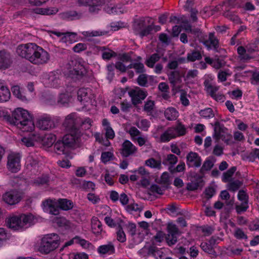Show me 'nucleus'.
Here are the masks:
<instances>
[{
  "instance_id": "21",
  "label": "nucleus",
  "mask_w": 259,
  "mask_h": 259,
  "mask_svg": "<svg viewBox=\"0 0 259 259\" xmlns=\"http://www.w3.org/2000/svg\"><path fill=\"white\" fill-rule=\"evenodd\" d=\"M12 63L10 54L5 50L0 51V68H9Z\"/></svg>"
},
{
  "instance_id": "5",
  "label": "nucleus",
  "mask_w": 259,
  "mask_h": 259,
  "mask_svg": "<svg viewBox=\"0 0 259 259\" xmlns=\"http://www.w3.org/2000/svg\"><path fill=\"white\" fill-rule=\"evenodd\" d=\"M150 18L141 17L136 19L133 24V29L135 33L141 37L146 36L151 33L153 30L152 25H149Z\"/></svg>"
},
{
  "instance_id": "22",
  "label": "nucleus",
  "mask_w": 259,
  "mask_h": 259,
  "mask_svg": "<svg viewBox=\"0 0 259 259\" xmlns=\"http://www.w3.org/2000/svg\"><path fill=\"white\" fill-rule=\"evenodd\" d=\"M88 6L89 11L92 14H97L101 10L102 6L104 4V0H88Z\"/></svg>"
},
{
  "instance_id": "38",
  "label": "nucleus",
  "mask_w": 259,
  "mask_h": 259,
  "mask_svg": "<svg viewBox=\"0 0 259 259\" xmlns=\"http://www.w3.org/2000/svg\"><path fill=\"white\" fill-rule=\"evenodd\" d=\"M202 56L200 52L198 50L193 51L191 53L187 54L188 61L194 62L196 60L201 59Z\"/></svg>"
},
{
  "instance_id": "12",
  "label": "nucleus",
  "mask_w": 259,
  "mask_h": 259,
  "mask_svg": "<svg viewBox=\"0 0 259 259\" xmlns=\"http://www.w3.org/2000/svg\"><path fill=\"white\" fill-rule=\"evenodd\" d=\"M167 229V234L165 237V240L168 246H171L177 242L179 229L177 226L173 223H168Z\"/></svg>"
},
{
  "instance_id": "33",
  "label": "nucleus",
  "mask_w": 259,
  "mask_h": 259,
  "mask_svg": "<svg viewBox=\"0 0 259 259\" xmlns=\"http://www.w3.org/2000/svg\"><path fill=\"white\" fill-rule=\"evenodd\" d=\"M59 208L64 210H68L73 208V203L67 199H59L57 200Z\"/></svg>"
},
{
  "instance_id": "53",
  "label": "nucleus",
  "mask_w": 259,
  "mask_h": 259,
  "mask_svg": "<svg viewBox=\"0 0 259 259\" xmlns=\"http://www.w3.org/2000/svg\"><path fill=\"white\" fill-rule=\"evenodd\" d=\"M234 235L237 239L247 240V236L245 234L243 230L239 228H237L235 229Z\"/></svg>"
},
{
  "instance_id": "50",
  "label": "nucleus",
  "mask_w": 259,
  "mask_h": 259,
  "mask_svg": "<svg viewBox=\"0 0 259 259\" xmlns=\"http://www.w3.org/2000/svg\"><path fill=\"white\" fill-rule=\"evenodd\" d=\"M155 106L154 102L152 100H147L144 105V110L149 115L152 113Z\"/></svg>"
},
{
  "instance_id": "58",
  "label": "nucleus",
  "mask_w": 259,
  "mask_h": 259,
  "mask_svg": "<svg viewBox=\"0 0 259 259\" xmlns=\"http://www.w3.org/2000/svg\"><path fill=\"white\" fill-rule=\"evenodd\" d=\"M132 108V104L126 100H124L120 103V109L123 112L127 113L130 112Z\"/></svg>"
},
{
  "instance_id": "39",
  "label": "nucleus",
  "mask_w": 259,
  "mask_h": 259,
  "mask_svg": "<svg viewBox=\"0 0 259 259\" xmlns=\"http://www.w3.org/2000/svg\"><path fill=\"white\" fill-rule=\"evenodd\" d=\"M100 50L102 52V57L104 60H109L115 55V52L104 47H100Z\"/></svg>"
},
{
  "instance_id": "48",
  "label": "nucleus",
  "mask_w": 259,
  "mask_h": 259,
  "mask_svg": "<svg viewBox=\"0 0 259 259\" xmlns=\"http://www.w3.org/2000/svg\"><path fill=\"white\" fill-rule=\"evenodd\" d=\"M247 49L246 50L243 47L240 46L237 48V52L239 55V57L241 60H247L250 58L248 54L246 53Z\"/></svg>"
},
{
  "instance_id": "32",
  "label": "nucleus",
  "mask_w": 259,
  "mask_h": 259,
  "mask_svg": "<svg viewBox=\"0 0 259 259\" xmlns=\"http://www.w3.org/2000/svg\"><path fill=\"white\" fill-rule=\"evenodd\" d=\"M68 148L66 147L64 143L62 140L58 141L54 144V150L56 153L59 154H65L68 153Z\"/></svg>"
},
{
  "instance_id": "27",
  "label": "nucleus",
  "mask_w": 259,
  "mask_h": 259,
  "mask_svg": "<svg viewBox=\"0 0 259 259\" xmlns=\"http://www.w3.org/2000/svg\"><path fill=\"white\" fill-rule=\"evenodd\" d=\"M82 16L81 13H78L75 11H69L63 12L61 14V17L63 19L73 20L78 19Z\"/></svg>"
},
{
  "instance_id": "18",
  "label": "nucleus",
  "mask_w": 259,
  "mask_h": 259,
  "mask_svg": "<svg viewBox=\"0 0 259 259\" xmlns=\"http://www.w3.org/2000/svg\"><path fill=\"white\" fill-rule=\"evenodd\" d=\"M137 151L136 147L128 140H125L122 145L120 153L123 157H127L135 154Z\"/></svg>"
},
{
  "instance_id": "47",
  "label": "nucleus",
  "mask_w": 259,
  "mask_h": 259,
  "mask_svg": "<svg viewBox=\"0 0 259 259\" xmlns=\"http://www.w3.org/2000/svg\"><path fill=\"white\" fill-rule=\"evenodd\" d=\"M114 157L113 153L111 152H103L101 154V160L103 163L106 164L109 161L113 160Z\"/></svg>"
},
{
  "instance_id": "1",
  "label": "nucleus",
  "mask_w": 259,
  "mask_h": 259,
  "mask_svg": "<svg viewBox=\"0 0 259 259\" xmlns=\"http://www.w3.org/2000/svg\"><path fill=\"white\" fill-rule=\"evenodd\" d=\"M4 119L12 125L16 126L22 132H32L34 127L32 118L29 112L21 108L15 109L12 116L6 114Z\"/></svg>"
},
{
  "instance_id": "64",
  "label": "nucleus",
  "mask_w": 259,
  "mask_h": 259,
  "mask_svg": "<svg viewBox=\"0 0 259 259\" xmlns=\"http://www.w3.org/2000/svg\"><path fill=\"white\" fill-rule=\"evenodd\" d=\"M213 166V162L209 159H207L203 163L201 171H206L210 170Z\"/></svg>"
},
{
  "instance_id": "60",
  "label": "nucleus",
  "mask_w": 259,
  "mask_h": 259,
  "mask_svg": "<svg viewBox=\"0 0 259 259\" xmlns=\"http://www.w3.org/2000/svg\"><path fill=\"white\" fill-rule=\"evenodd\" d=\"M201 229L202 232L205 236L210 235L214 231V229L212 227L208 225L202 226L201 227Z\"/></svg>"
},
{
  "instance_id": "11",
  "label": "nucleus",
  "mask_w": 259,
  "mask_h": 259,
  "mask_svg": "<svg viewBox=\"0 0 259 259\" xmlns=\"http://www.w3.org/2000/svg\"><path fill=\"white\" fill-rule=\"evenodd\" d=\"M128 95L132 99V104L136 106L142 103L147 96V93L145 90L140 88L132 89L128 92Z\"/></svg>"
},
{
  "instance_id": "24",
  "label": "nucleus",
  "mask_w": 259,
  "mask_h": 259,
  "mask_svg": "<svg viewBox=\"0 0 259 259\" xmlns=\"http://www.w3.org/2000/svg\"><path fill=\"white\" fill-rule=\"evenodd\" d=\"M176 132L173 127L168 128L160 137V141L162 143L169 142L172 139L176 138Z\"/></svg>"
},
{
  "instance_id": "23",
  "label": "nucleus",
  "mask_w": 259,
  "mask_h": 259,
  "mask_svg": "<svg viewBox=\"0 0 259 259\" xmlns=\"http://www.w3.org/2000/svg\"><path fill=\"white\" fill-rule=\"evenodd\" d=\"M202 42L208 48H213L217 50L219 47V40L214 36V33H209L208 38L202 41Z\"/></svg>"
},
{
  "instance_id": "44",
  "label": "nucleus",
  "mask_w": 259,
  "mask_h": 259,
  "mask_svg": "<svg viewBox=\"0 0 259 259\" xmlns=\"http://www.w3.org/2000/svg\"><path fill=\"white\" fill-rule=\"evenodd\" d=\"M199 113L202 117L205 118H211L214 116L213 111L210 108H206L204 109L201 110Z\"/></svg>"
},
{
  "instance_id": "55",
  "label": "nucleus",
  "mask_w": 259,
  "mask_h": 259,
  "mask_svg": "<svg viewBox=\"0 0 259 259\" xmlns=\"http://www.w3.org/2000/svg\"><path fill=\"white\" fill-rule=\"evenodd\" d=\"M137 82L141 87H147L148 83L147 75L144 73H141L137 78Z\"/></svg>"
},
{
  "instance_id": "37",
  "label": "nucleus",
  "mask_w": 259,
  "mask_h": 259,
  "mask_svg": "<svg viewBox=\"0 0 259 259\" xmlns=\"http://www.w3.org/2000/svg\"><path fill=\"white\" fill-rule=\"evenodd\" d=\"M11 90L13 94L17 98L23 101L27 100L26 96L23 95L22 91L18 85H15L13 87Z\"/></svg>"
},
{
  "instance_id": "41",
  "label": "nucleus",
  "mask_w": 259,
  "mask_h": 259,
  "mask_svg": "<svg viewBox=\"0 0 259 259\" xmlns=\"http://www.w3.org/2000/svg\"><path fill=\"white\" fill-rule=\"evenodd\" d=\"M198 73V71L196 69L189 70L184 77L185 81L187 83L192 82V79L197 76Z\"/></svg>"
},
{
  "instance_id": "57",
  "label": "nucleus",
  "mask_w": 259,
  "mask_h": 259,
  "mask_svg": "<svg viewBox=\"0 0 259 259\" xmlns=\"http://www.w3.org/2000/svg\"><path fill=\"white\" fill-rule=\"evenodd\" d=\"M241 184L242 183L239 180L232 181L228 184V189L230 191H236L240 188Z\"/></svg>"
},
{
  "instance_id": "59",
  "label": "nucleus",
  "mask_w": 259,
  "mask_h": 259,
  "mask_svg": "<svg viewBox=\"0 0 259 259\" xmlns=\"http://www.w3.org/2000/svg\"><path fill=\"white\" fill-rule=\"evenodd\" d=\"M230 75L231 73L229 70L223 71L221 70L218 72V78L220 81L224 82L227 80V77Z\"/></svg>"
},
{
  "instance_id": "13",
  "label": "nucleus",
  "mask_w": 259,
  "mask_h": 259,
  "mask_svg": "<svg viewBox=\"0 0 259 259\" xmlns=\"http://www.w3.org/2000/svg\"><path fill=\"white\" fill-rule=\"evenodd\" d=\"M43 210L51 214L57 215L59 214L60 208L57 200L48 199L42 202Z\"/></svg>"
},
{
  "instance_id": "35",
  "label": "nucleus",
  "mask_w": 259,
  "mask_h": 259,
  "mask_svg": "<svg viewBox=\"0 0 259 259\" xmlns=\"http://www.w3.org/2000/svg\"><path fill=\"white\" fill-rule=\"evenodd\" d=\"M127 67L129 69L134 68L138 74L143 73L146 71L144 64L141 62L131 63L127 66Z\"/></svg>"
},
{
  "instance_id": "16",
  "label": "nucleus",
  "mask_w": 259,
  "mask_h": 259,
  "mask_svg": "<svg viewBox=\"0 0 259 259\" xmlns=\"http://www.w3.org/2000/svg\"><path fill=\"white\" fill-rule=\"evenodd\" d=\"M50 59V56L49 53L40 47V50H38V52L36 53V56L33 60V62L31 63L35 65H44L48 63Z\"/></svg>"
},
{
  "instance_id": "26",
  "label": "nucleus",
  "mask_w": 259,
  "mask_h": 259,
  "mask_svg": "<svg viewBox=\"0 0 259 259\" xmlns=\"http://www.w3.org/2000/svg\"><path fill=\"white\" fill-rule=\"evenodd\" d=\"M203 84L206 91L209 94L211 97H213L214 95L218 93L219 90V87L212 85L208 79L205 80Z\"/></svg>"
},
{
  "instance_id": "4",
  "label": "nucleus",
  "mask_w": 259,
  "mask_h": 259,
  "mask_svg": "<svg viewBox=\"0 0 259 259\" xmlns=\"http://www.w3.org/2000/svg\"><path fill=\"white\" fill-rule=\"evenodd\" d=\"M38 50H40V46L34 43H28L19 45L17 48V53L32 63Z\"/></svg>"
},
{
  "instance_id": "36",
  "label": "nucleus",
  "mask_w": 259,
  "mask_h": 259,
  "mask_svg": "<svg viewBox=\"0 0 259 259\" xmlns=\"http://www.w3.org/2000/svg\"><path fill=\"white\" fill-rule=\"evenodd\" d=\"M76 37V34L75 33H65L61 38V41L65 43L72 44L75 41Z\"/></svg>"
},
{
  "instance_id": "8",
  "label": "nucleus",
  "mask_w": 259,
  "mask_h": 259,
  "mask_svg": "<svg viewBox=\"0 0 259 259\" xmlns=\"http://www.w3.org/2000/svg\"><path fill=\"white\" fill-rule=\"evenodd\" d=\"M213 138L218 142L219 140L221 139L227 145L232 143V135L228 132V129L224 126H218L214 128Z\"/></svg>"
},
{
  "instance_id": "6",
  "label": "nucleus",
  "mask_w": 259,
  "mask_h": 259,
  "mask_svg": "<svg viewBox=\"0 0 259 259\" xmlns=\"http://www.w3.org/2000/svg\"><path fill=\"white\" fill-rule=\"evenodd\" d=\"M80 118L76 114L71 113L68 115L63 122V126L67 132H71L73 134H81L79 129Z\"/></svg>"
},
{
  "instance_id": "19",
  "label": "nucleus",
  "mask_w": 259,
  "mask_h": 259,
  "mask_svg": "<svg viewBox=\"0 0 259 259\" xmlns=\"http://www.w3.org/2000/svg\"><path fill=\"white\" fill-rule=\"evenodd\" d=\"M68 134L65 135L62 141L64 143L66 147H67L68 149L73 147L74 144L78 142V139L81 135V134H79L77 135L73 134L71 132H68Z\"/></svg>"
},
{
  "instance_id": "56",
  "label": "nucleus",
  "mask_w": 259,
  "mask_h": 259,
  "mask_svg": "<svg viewBox=\"0 0 259 259\" xmlns=\"http://www.w3.org/2000/svg\"><path fill=\"white\" fill-rule=\"evenodd\" d=\"M49 182V178L47 176H42L37 178L34 180V184L36 185L40 186L47 184Z\"/></svg>"
},
{
  "instance_id": "2",
  "label": "nucleus",
  "mask_w": 259,
  "mask_h": 259,
  "mask_svg": "<svg viewBox=\"0 0 259 259\" xmlns=\"http://www.w3.org/2000/svg\"><path fill=\"white\" fill-rule=\"evenodd\" d=\"M60 238L56 233L45 235L41 239L38 250L47 254L55 250L59 245Z\"/></svg>"
},
{
  "instance_id": "62",
  "label": "nucleus",
  "mask_w": 259,
  "mask_h": 259,
  "mask_svg": "<svg viewBox=\"0 0 259 259\" xmlns=\"http://www.w3.org/2000/svg\"><path fill=\"white\" fill-rule=\"evenodd\" d=\"M92 120L89 118H86L83 120L80 119V122L79 126H80L82 128L85 130L89 129L92 126Z\"/></svg>"
},
{
  "instance_id": "17",
  "label": "nucleus",
  "mask_w": 259,
  "mask_h": 259,
  "mask_svg": "<svg viewBox=\"0 0 259 259\" xmlns=\"http://www.w3.org/2000/svg\"><path fill=\"white\" fill-rule=\"evenodd\" d=\"M202 163V159L199 154L194 152H190L186 156V163L189 167H199Z\"/></svg>"
},
{
  "instance_id": "54",
  "label": "nucleus",
  "mask_w": 259,
  "mask_h": 259,
  "mask_svg": "<svg viewBox=\"0 0 259 259\" xmlns=\"http://www.w3.org/2000/svg\"><path fill=\"white\" fill-rule=\"evenodd\" d=\"M202 249L205 252L212 254L215 253L212 246L206 242H202L200 245Z\"/></svg>"
},
{
  "instance_id": "46",
  "label": "nucleus",
  "mask_w": 259,
  "mask_h": 259,
  "mask_svg": "<svg viewBox=\"0 0 259 259\" xmlns=\"http://www.w3.org/2000/svg\"><path fill=\"white\" fill-rule=\"evenodd\" d=\"M136 125L140 129L147 131L150 126V122L146 119H142L137 121Z\"/></svg>"
},
{
  "instance_id": "25",
  "label": "nucleus",
  "mask_w": 259,
  "mask_h": 259,
  "mask_svg": "<svg viewBox=\"0 0 259 259\" xmlns=\"http://www.w3.org/2000/svg\"><path fill=\"white\" fill-rule=\"evenodd\" d=\"M167 75L170 83L174 87L181 81V77L179 70L171 71L167 74Z\"/></svg>"
},
{
  "instance_id": "63",
  "label": "nucleus",
  "mask_w": 259,
  "mask_h": 259,
  "mask_svg": "<svg viewBox=\"0 0 259 259\" xmlns=\"http://www.w3.org/2000/svg\"><path fill=\"white\" fill-rule=\"evenodd\" d=\"M70 100V96L68 94L60 95L58 102L62 105L68 103Z\"/></svg>"
},
{
  "instance_id": "30",
  "label": "nucleus",
  "mask_w": 259,
  "mask_h": 259,
  "mask_svg": "<svg viewBox=\"0 0 259 259\" xmlns=\"http://www.w3.org/2000/svg\"><path fill=\"white\" fill-rule=\"evenodd\" d=\"M164 116L168 120H175L179 116V112L174 107L167 108L164 111Z\"/></svg>"
},
{
  "instance_id": "31",
  "label": "nucleus",
  "mask_w": 259,
  "mask_h": 259,
  "mask_svg": "<svg viewBox=\"0 0 259 259\" xmlns=\"http://www.w3.org/2000/svg\"><path fill=\"white\" fill-rule=\"evenodd\" d=\"M91 223L93 232L97 235L101 234L102 231V226L99 219L96 217H94L92 219Z\"/></svg>"
},
{
  "instance_id": "51",
  "label": "nucleus",
  "mask_w": 259,
  "mask_h": 259,
  "mask_svg": "<svg viewBox=\"0 0 259 259\" xmlns=\"http://www.w3.org/2000/svg\"><path fill=\"white\" fill-rule=\"evenodd\" d=\"M236 170V167L233 166L229 169L223 175V181L224 182H227L230 181V178L233 175L235 171Z\"/></svg>"
},
{
  "instance_id": "28",
  "label": "nucleus",
  "mask_w": 259,
  "mask_h": 259,
  "mask_svg": "<svg viewBox=\"0 0 259 259\" xmlns=\"http://www.w3.org/2000/svg\"><path fill=\"white\" fill-rule=\"evenodd\" d=\"M11 97V93L9 89L0 83V102L8 101Z\"/></svg>"
},
{
  "instance_id": "43",
  "label": "nucleus",
  "mask_w": 259,
  "mask_h": 259,
  "mask_svg": "<svg viewBox=\"0 0 259 259\" xmlns=\"http://www.w3.org/2000/svg\"><path fill=\"white\" fill-rule=\"evenodd\" d=\"M172 127L176 132V137L184 136L186 133V128L181 123H178L176 126Z\"/></svg>"
},
{
  "instance_id": "20",
  "label": "nucleus",
  "mask_w": 259,
  "mask_h": 259,
  "mask_svg": "<svg viewBox=\"0 0 259 259\" xmlns=\"http://www.w3.org/2000/svg\"><path fill=\"white\" fill-rule=\"evenodd\" d=\"M91 93L90 89L81 88L77 92V99L81 103L86 105V103H90L91 102Z\"/></svg>"
},
{
  "instance_id": "45",
  "label": "nucleus",
  "mask_w": 259,
  "mask_h": 259,
  "mask_svg": "<svg viewBox=\"0 0 259 259\" xmlns=\"http://www.w3.org/2000/svg\"><path fill=\"white\" fill-rule=\"evenodd\" d=\"M148 253L156 258H161L163 254L162 252L155 246H151L149 248Z\"/></svg>"
},
{
  "instance_id": "7",
  "label": "nucleus",
  "mask_w": 259,
  "mask_h": 259,
  "mask_svg": "<svg viewBox=\"0 0 259 259\" xmlns=\"http://www.w3.org/2000/svg\"><path fill=\"white\" fill-rule=\"evenodd\" d=\"M57 122L50 115L44 114L39 116L36 121V126L43 131H51L57 126Z\"/></svg>"
},
{
  "instance_id": "29",
  "label": "nucleus",
  "mask_w": 259,
  "mask_h": 259,
  "mask_svg": "<svg viewBox=\"0 0 259 259\" xmlns=\"http://www.w3.org/2000/svg\"><path fill=\"white\" fill-rule=\"evenodd\" d=\"M114 251V246L111 243H109L106 245H101L98 248V252L100 254H105L106 253L111 254L113 253Z\"/></svg>"
},
{
  "instance_id": "52",
  "label": "nucleus",
  "mask_w": 259,
  "mask_h": 259,
  "mask_svg": "<svg viewBox=\"0 0 259 259\" xmlns=\"http://www.w3.org/2000/svg\"><path fill=\"white\" fill-rule=\"evenodd\" d=\"M58 12V10L57 9H50V8H46V9H38L36 10V13L37 14H41L42 15H53L56 14Z\"/></svg>"
},
{
  "instance_id": "40",
  "label": "nucleus",
  "mask_w": 259,
  "mask_h": 259,
  "mask_svg": "<svg viewBox=\"0 0 259 259\" xmlns=\"http://www.w3.org/2000/svg\"><path fill=\"white\" fill-rule=\"evenodd\" d=\"M104 11L109 14H118L122 13V11L120 8H118L111 4L109 6H106L104 9Z\"/></svg>"
},
{
  "instance_id": "9",
  "label": "nucleus",
  "mask_w": 259,
  "mask_h": 259,
  "mask_svg": "<svg viewBox=\"0 0 259 259\" xmlns=\"http://www.w3.org/2000/svg\"><path fill=\"white\" fill-rule=\"evenodd\" d=\"M70 65L72 67H70L68 69V75L70 78L74 79H81L87 73L85 67L77 62H71Z\"/></svg>"
},
{
  "instance_id": "34",
  "label": "nucleus",
  "mask_w": 259,
  "mask_h": 259,
  "mask_svg": "<svg viewBox=\"0 0 259 259\" xmlns=\"http://www.w3.org/2000/svg\"><path fill=\"white\" fill-rule=\"evenodd\" d=\"M160 59V56L157 53L151 55L145 61V64L149 68H153L155 64Z\"/></svg>"
},
{
  "instance_id": "61",
  "label": "nucleus",
  "mask_w": 259,
  "mask_h": 259,
  "mask_svg": "<svg viewBox=\"0 0 259 259\" xmlns=\"http://www.w3.org/2000/svg\"><path fill=\"white\" fill-rule=\"evenodd\" d=\"M180 94V101L182 104L185 106L189 105L190 102L187 98V93L184 90H181Z\"/></svg>"
},
{
  "instance_id": "42",
  "label": "nucleus",
  "mask_w": 259,
  "mask_h": 259,
  "mask_svg": "<svg viewBox=\"0 0 259 259\" xmlns=\"http://www.w3.org/2000/svg\"><path fill=\"white\" fill-rule=\"evenodd\" d=\"M146 164L154 168L160 169L161 168V163L160 160H156L153 158H150L146 161Z\"/></svg>"
},
{
  "instance_id": "49",
  "label": "nucleus",
  "mask_w": 259,
  "mask_h": 259,
  "mask_svg": "<svg viewBox=\"0 0 259 259\" xmlns=\"http://www.w3.org/2000/svg\"><path fill=\"white\" fill-rule=\"evenodd\" d=\"M177 161V157L174 154H169L167 155L166 158L163 161V164L166 165L168 163L171 165H174Z\"/></svg>"
},
{
  "instance_id": "14",
  "label": "nucleus",
  "mask_w": 259,
  "mask_h": 259,
  "mask_svg": "<svg viewBox=\"0 0 259 259\" xmlns=\"http://www.w3.org/2000/svg\"><path fill=\"white\" fill-rule=\"evenodd\" d=\"M62 75L57 72H50L45 78V84L48 87L58 88L61 84Z\"/></svg>"
},
{
  "instance_id": "15",
  "label": "nucleus",
  "mask_w": 259,
  "mask_h": 259,
  "mask_svg": "<svg viewBox=\"0 0 259 259\" xmlns=\"http://www.w3.org/2000/svg\"><path fill=\"white\" fill-rule=\"evenodd\" d=\"M4 201L9 205L18 203L21 199L20 193L17 190H11L5 193L3 196Z\"/></svg>"
},
{
  "instance_id": "3",
  "label": "nucleus",
  "mask_w": 259,
  "mask_h": 259,
  "mask_svg": "<svg viewBox=\"0 0 259 259\" xmlns=\"http://www.w3.org/2000/svg\"><path fill=\"white\" fill-rule=\"evenodd\" d=\"M32 219L31 214H22L18 216H13L7 220V226L14 230L25 229L30 226Z\"/></svg>"
},
{
  "instance_id": "10",
  "label": "nucleus",
  "mask_w": 259,
  "mask_h": 259,
  "mask_svg": "<svg viewBox=\"0 0 259 259\" xmlns=\"http://www.w3.org/2000/svg\"><path fill=\"white\" fill-rule=\"evenodd\" d=\"M21 156L19 154L12 153L7 157V168L12 172L16 173L21 169Z\"/></svg>"
}]
</instances>
